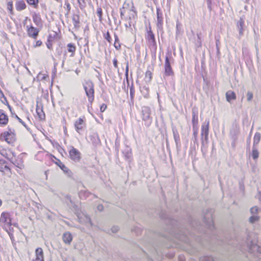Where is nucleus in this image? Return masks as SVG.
I'll list each match as a JSON object with an SVG mask.
<instances>
[{
  "label": "nucleus",
  "mask_w": 261,
  "mask_h": 261,
  "mask_svg": "<svg viewBox=\"0 0 261 261\" xmlns=\"http://www.w3.org/2000/svg\"><path fill=\"white\" fill-rule=\"evenodd\" d=\"M105 38L109 42V43H111V41H112V38H111V37L110 36V33L109 32V31H108L106 34V35L105 36Z\"/></svg>",
  "instance_id": "45"
},
{
  "label": "nucleus",
  "mask_w": 261,
  "mask_h": 261,
  "mask_svg": "<svg viewBox=\"0 0 261 261\" xmlns=\"http://www.w3.org/2000/svg\"><path fill=\"white\" fill-rule=\"evenodd\" d=\"M130 153H129L128 152L127 153V154L125 155V156L127 158H129V156H130Z\"/></svg>",
  "instance_id": "60"
},
{
  "label": "nucleus",
  "mask_w": 261,
  "mask_h": 261,
  "mask_svg": "<svg viewBox=\"0 0 261 261\" xmlns=\"http://www.w3.org/2000/svg\"><path fill=\"white\" fill-rule=\"evenodd\" d=\"M8 121V116L4 113L3 110H0V124L6 125Z\"/></svg>",
  "instance_id": "21"
},
{
  "label": "nucleus",
  "mask_w": 261,
  "mask_h": 261,
  "mask_svg": "<svg viewBox=\"0 0 261 261\" xmlns=\"http://www.w3.org/2000/svg\"><path fill=\"white\" fill-rule=\"evenodd\" d=\"M42 44V42L40 41V40H38L36 43V45H35V47H38V46H41Z\"/></svg>",
  "instance_id": "58"
},
{
  "label": "nucleus",
  "mask_w": 261,
  "mask_h": 261,
  "mask_svg": "<svg viewBox=\"0 0 261 261\" xmlns=\"http://www.w3.org/2000/svg\"><path fill=\"white\" fill-rule=\"evenodd\" d=\"M36 261H44L43 256V252L41 248H37L35 251Z\"/></svg>",
  "instance_id": "17"
},
{
  "label": "nucleus",
  "mask_w": 261,
  "mask_h": 261,
  "mask_svg": "<svg viewBox=\"0 0 261 261\" xmlns=\"http://www.w3.org/2000/svg\"><path fill=\"white\" fill-rule=\"evenodd\" d=\"M107 105L105 103H103L100 107V111L101 112H104L105 111V110L107 109Z\"/></svg>",
  "instance_id": "53"
},
{
  "label": "nucleus",
  "mask_w": 261,
  "mask_h": 261,
  "mask_svg": "<svg viewBox=\"0 0 261 261\" xmlns=\"http://www.w3.org/2000/svg\"><path fill=\"white\" fill-rule=\"evenodd\" d=\"M16 8L18 11H21L26 8V4L23 1L17 2L16 4Z\"/></svg>",
  "instance_id": "26"
},
{
  "label": "nucleus",
  "mask_w": 261,
  "mask_h": 261,
  "mask_svg": "<svg viewBox=\"0 0 261 261\" xmlns=\"http://www.w3.org/2000/svg\"><path fill=\"white\" fill-rule=\"evenodd\" d=\"M113 65L115 68H118V61L117 59L115 58L113 61Z\"/></svg>",
  "instance_id": "55"
},
{
  "label": "nucleus",
  "mask_w": 261,
  "mask_h": 261,
  "mask_svg": "<svg viewBox=\"0 0 261 261\" xmlns=\"http://www.w3.org/2000/svg\"><path fill=\"white\" fill-rule=\"evenodd\" d=\"M174 72L171 67V61L168 56H166L164 65V77L173 76Z\"/></svg>",
  "instance_id": "5"
},
{
  "label": "nucleus",
  "mask_w": 261,
  "mask_h": 261,
  "mask_svg": "<svg viewBox=\"0 0 261 261\" xmlns=\"http://www.w3.org/2000/svg\"><path fill=\"white\" fill-rule=\"evenodd\" d=\"M65 5L66 6V8L67 10V12L65 14V16H67L70 12L71 7H70V5L69 4V3L68 2V1L67 0L65 1Z\"/></svg>",
  "instance_id": "44"
},
{
  "label": "nucleus",
  "mask_w": 261,
  "mask_h": 261,
  "mask_svg": "<svg viewBox=\"0 0 261 261\" xmlns=\"http://www.w3.org/2000/svg\"><path fill=\"white\" fill-rule=\"evenodd\" d=\"M27 31L29 37L36 39L38 36L39 30L33 26H27Z\"/></svg>",
  "instance_id": "7"
},
{
  "label": "nucleus",
  "mask_w": 261,
  "mask_h": 261,
  "mask_svg": "<svg viewBox=\"0 0 261 261\" xmlns=\"http://www.w3.org/2000/svg\"><path fill=\"white\" fill-rule=\"evenodd\" d=\"M86 220H87V223H88L89 224H90V225H92V223H91L90 218L86 217Z\"/></svg>",
  "instance_id": "59"
},
{
  "label": "nucleus",
  "mask_w": 261,
  "mask_h": 261,
  "mask_svg": "<svg viewBox=\"0 0 261 261\" xmlns=\"http://www.w3.org/2000/svg\"><path fill=\"white\" fill-rule=\"evenodd\" d=\"M239 248L242 250H246L249 253H254L258 258H261V246L257 245L253 233H249L247 235L246 239L239 243Z\"/></svg>",
  "instance_id": "1"
},
{
  "label": "nucleus",
  "mask_w": 261,
  "mask_h": 261,
  "mask_svg": "<svg viewBox=\"0 0 261 261\" xmlns=\"http://www.w3.org/2000/svg\"><path fill=\"white\" fill-rule=\"evenodd\" d=\"M152 79V73L150 71L147 70L145 73V80L146 82H150Z\"/></svg>",
  "instance_id": "32"
},
{
  "label": "nucleus",
  "mask_w": 261,
  "mask_h": 261,
  "mask_svg": "<svg viewBox=\"0 0 261 261\" xmlns=\"http://www.w3.org/2000/svg\"><path fill=\"white\" fill-rule=\"evenodd\" d=\"M72 22L75 29H78L80 27V16L77 14H73L72 17Z\"/></svg>",
  "instance_id": "22"
},
{
  "label": "nucleus",
  "mask_w": 261,
  "mask_h": 261,
  "mask_svg": "<svg viewBox=\"0 0 261 261\" xmlns=\"http://www.w3.org/2000/svg\"><path fill=\"white\" fill-rule=\"evenodd\" d=\"M96 14L99 17L100 21H102V11L101 7H98L96 11Z\"/></svg>",
  "instance_id": "37"
},
{
  "label": "nucleus",
  "mask_w": 261,
  "mask_h": 261,
  "mask_svg": "<svg viewBox=\"0 0 261 261\" xmlns=\"http://www.w3.org/2000/svg\"><path fill=\"white\" fill-rule=\"evenodd\" d=\"M27 3L33 6L35 8H37L38 6V0H26Z\"/></svg>",
  "instance_id": "34"
},
{
  "label": "nucleus",
  "mask_w": 261,
  "mask_h": 261,
  "mask_svg": "<svg viewBox=\"0 0 261 261\" xmlns=\"http://www.w3.org/2000/svg\"><path fill=\"white\" fill-rule=\"evenodd\" d=\"M68 51L70 53H71V57H73L74 55V53L75 51L76 47L75 45L72 43H69L67 45Z\"/></svg>",
  "instance_id": "30"
},
{
  "label": "nucleus",
  "mask_w": 261,
  "mask_h": 261,
  "mask_svg": "<svg viewBox=\"0 0 261 261\" xmlns=\"http://www.w3.org/2000/svg\"><path fill=\"white\" fill-rule=\"evenodd\" d=\"M84 88L88 98V101L91 104L94 99V84L91 81H88L84 85Z\"/></svg>",
  "instance_id": "3"
},
{
  "label": "nucleus",
  "mask_w": 261,
  "mask_h": 261,
  "mask_svg": "<svg viewBox=\"0 0 261 261\" xmlns=\"http://www.w3.org/2000/svg\"><path fill=\"white\" fill-rule=\"evenodd\" d=\"M198 115L197 113L196 112V111L194 110L192 111V125H193V128H198Z\"/></svg>",
  "instance_id": "18"
},
{
  "label": "nucleus",
  "mask_w": 261,
  "mask_h": 261,
  "mask_svg": "<svg viewBox=\"0 0 261 261\" xmlns=\"http://www.w3.org/2000/svg\"><path fill=\"white\" fill-rule=\"evenodd\" d=\"M4 138L8 143L12 144L15 141V135L13 133H9L8 132H4L1 135V139Z\"/></svg>",
  "instance_id": "9"
},
{
  "label": "nucleus",
  "mask_w": 261,
  "mask_h": 261,
  "mask_svg": "<svg viewBox=\"0 0 261 261\" xmlns=\"http://www.w3.org/2000/svg\"><path fill=\"white\" fill-rule=\"evenodd\" d=\"M50 37H51V36H49L48 40H47V43H46V46H47V48L50 49H52V44H51V43L50 42V40H49V38Z\"/></svg>",
  "instance_id": "52"
},
{
  "label": "nucleus",
  "mask_w": 261,
  "mask_h": 261,
  "mask_svg": "<svg viewBox=\"0 0 261 261\" xmlns=\"http://www.w3.org/2000/svg\"><path fill=\"white\" fill-rule=\"evenodd\" d=\"M0 222L5 225L10 226L11 225V220L10 219V214L7 212L2 213L0 218Z\"/></svg>",
  "instance_id": "10"
},
{
  "label": "nucleus",
  "mask_w": 261,
  "mask_h": 261,
  "mask_svg": "<svg viewBox=\"0 0 261 261\" xmlns=\"http://www.w3.org/2000/svg\"><path fill=\"white\" fill-rule=\"evenodd\" d=\"M92 194L86 190H81L79 193V196L81 199H86Z\"/></svg>",
  "instance_id": "24"
},
{
  "label": "nucleus",
  "mask_w": 261,
  "mask_h": 261,
  "mask_svg": "<svg viewBox=\"0 0 261 261\" xmlns=\"http://www.w3.org/2000/svg\"><path fill=\"white\" fill-rule=\"evenodd\" d=\"M200 261H214V260L212 256H204L200 258Z\"/></svg>",
  "instance_id": "40"
},
{
  "label": "nucleus",
  "mask_w": 261,
  "mask_h": 261,
  "mask_svg": "<svg viewBox=\"0 0 261 261\" xmlns=\"http://www.w3.org/2000/svg\"><path fill=\"white\" fill-rule=\"evenodd\" d=\"M27 19H28V17H25V20H24V22H23V23H24V24H25V22H26V20H27Z\"/></svg>",
  "instance_id": "63"
},
{
  "label": "nucleus",
  "mask_w": 261,
  "mask_h": 261,
  "mask_svg": "<svg viewBox=\"0 0 261 261\" xmlns=\"http://www.w3.org/2000/svg\"><path fill=\"white\" fill-rule=\"evenodd\" d=\"M135 92V89L132 84L131 87H130V98L132 100H133L134 98Z\"/></svg>",
  "instance_id": "43"
},
{
  "label": "nucleus",
  "mask_w": 261,
  "mask_h": 261,
  "mask_svg": "<svg viewBox=\"0 0 261 261\" xmlns=\"http://www.w3.org/2000/svg\"><path fill=\"white\" fill-rule=\"evenodd\" d=\"M124 9V7H122V8H120V17L121 19H123V17L124 16V12L123 11V9Z\"/></svg>",
  "instance_id": "50"
},
{
  "label": "nucleus",
  "mask_w": 261,
  "mask_h": 261,
  "mask_svg": "<svg viewBox=\"0 0 261 261\" xmlns=\"http://www.w3.org/2000/svg\"><path fill=\"white\" fill-rule=\"evenodd\" d=\"M179 260L180 261H184V259L180 256H179Z\"/></svg>",
  "instance_id": "61"
},
{
  "label": "nucleus",
  "mask_w": 261,
  "mask_h": 261,
  "mask_svg": "<svg viewBox=\"0 0 261 261\" xmlns=\"http://www.w3.org/2000/svg\"><path fill=\"white\" fill-rule=\"evenodd\" d=\"M65 198H66V199L67 200L66 202H67V204H69L68 202H70L71 205H72L74 204L73 201H72V200H71L70 196L67 195L65 197Z\"/></svg>",
  "instance_id": "48"
},
{
  "label": "nucleus",
  "mask_w": 261,
  "mask_h": 261,
  "mask_svg": "<svg viewBox=\"0 0 261 261\" xmlns=\"http://www.w3.org/2000/svg\"><path fill=\"white\" fill-rule=\"evenodd\" d=\"M193 137L192 138V140L193 141L194 145H198V128H193Z\"/></svg>",
  "instance_id": "25"
},
{
  "label": "nucleus",
  "mask_w": 261,
  "mask_h": 261,
  "mask_svg": "<svg viewBox=\"0 0 261 261\" xmlns=\"http://www.w3.org/2000/svg\"><path fill=\"white\" fill-rule=\"evenodd\" d=\"M72 236L69 231L64 232L62 235V240L63 242L67 245H70L72 241Z\"/></svg>",
  "instance_id": "13"
},
{
  "label": "nucleus",
  "mask_w": 261,
  "mask_h": 261,
  "mask_svg": "<svg viewBox=\"0 0 261 261\" xmlns=\"http://www.w3.org/2000/svg\"><path fill=\"white\" fill-rule=\"evenodd\" d=\"M207 3L208 8L211 11V9H212L211 8L212 0H207Z\"/></svg>",
  "instance_id": "56"
},
{
  "label": "nucleus",
  "mask_w": 261,
  "mask_h": 261,
  "mask_svg": "<svg viewBox=\"0 0 261 261\" xmlns=\"http://www.w3.org/2000/svg\"><path fill=\"white\" fill-rule=\"evenodd\" d=\"M36 113L37 114L40 119V120H44L45 117V115L44 112L43 111V106L42 105L37 104L36 106Z\"/></svg>",
  "instance_id": "14"
},
{
  "label": "nucleus",
  "mask_w": 261,
  "mask_h": 261,
  "mask_svg": "<svg viewBox=\"0 0 261 261\" xmlns=\"http://www.w3.org/2000/svg\"><path fill=\"white\" fill-rule=\"evenodd\" d=\"M260 140V134L259 133H256L254 136L253 139V146L258 144Z\"/></svg>",
  "instance_id": "29"
},
{
  "label": "nucleus",
  "mask_w": 261,
  "mask_h": 261,
  "mask_svg": "<svg viewBox=\"0 0 261 261\" xmlns=\"http://www.w3.org/2000/svg\"><path fill=\"white\" fill-rule=\"evenodd\" d=\"M6 161L3 159H0V171L1 172H4L5 169H10L9 168L5 165Z\"/></svg>",
  "instance_id": "28"
},
{
  "label": "nucleus",
  "mask_w": 261,
  "mask_h": 261,
  "mask_svg": "<svg viewBox=\"0 0 261 261\" xmlns=\"http://www.w3.org/2000/svg\"><path fill=\"white\" fill-rule=\"evenodd\" d=\"M157 13V26L158 28H161L163 23V14L159 8H156Z\"/></svg>",
  "instance_id": "15"
},
{
  "label": "nucleus",
  "mask_w": 261,
  "mask_h": 261,
  "mask_svg": "<svg viewBox=\"0 0 261 261\" xmlns=\"http://www.w3.org/2000/svg\"><path fill=\"white\" fill-rule=\"evenodd\" d=\"M147 39L148 40L149 42L153 45H156V41L155 39L154 35L153 32L150 29L149 31L147 32Z\"/></svg>",
  "instance_id": "20"
},
{
  "label": "nucleus",
  "mask_w": 261,
  "mask_h": 261,
  "mask_svg": "<svg viewBox=\"0 0 261 261\" xmlns=\"http://www.w3.org/2000/svg\"><path fill=\"white\" fill-rule=\"evenodd\" d=\"M209 133V121L203 123L201 129V140L202 146L208 143V136Z\"/></svg>",
  "instance_id": "4"
},
{
  "label": "nucleus",
  "mask_w": 261,
  "mask_h": 261,
  "mask_svg": "<svg viewBox=\"0 0 261 261\" xmlns=\"http://www.w3.org/2000/svg\"><path fill=\"white\" fill-rule=\"evenodd\" d=\"M214 212L212 208L208 209L204 214L203 217L204 223L210 230H213L215 228L213 217Z\"/></svg>",
  "instance_id": "2"
},
{
  "label": "nucleus",
  "mask_w": 261,
  "mask_h": 261,
  "mask_svg": "<svg viewBox=\"0 0 261 261\" xmlns=\"http://www.w3.org/2000/svg\"><path fill=\"white\" fill-rule=\"evenodd\" d=\"M33 21L36 23V24H37L38 22L39 21L40 18L39 17H38L36 14H35L34 15H33Z\"/></svg>",
  "instance_id": "46"
},
{
  "label": "nucleus",
  "mask_w": 261,
  "mask_h": 261,
  "mask_svg": "<svg viewBox=\"0 0 261 261\" xmlns=\"http://www.w3.org/2000/svg\"><path fill=\"white\" fill-rule=\"evenodd\" d=\"M85 125V123L84 119L82 118H79L76 120L74 123V127L76 131L80 134H81L84 127Z\"/></svg>",
  "instance_id": "12"
},
{
  "label": "nucleus",
  "mask_w": 261,
  "mask_h": 261,
  "mask_svg": "<svg viewBox=\"0 0 261 261\" xmlns=\"http://www.w3.org/2000/svg\"><path fill=\"white\" fill-rule=\"evenodd\" d=\"M258 208L257 206H254L250 208V213L252 215H256Z\"/></svg>",
  "instance_id": "41"
},
{
  "label": "nucleus",
  "mask_w": 261,
  "mask_h": 261,
  "mask_svg": "<svg viewBox=\"0 0 261 261\" xmlns=\"http://www.w3.org/2000/svg\"><path fill=\"white\" fill-rule=\"evenodd\" d=\"M112 15L114 19V23L117 26L120 25L121 23V21L120 20H117L116 17L114 15L113 11L112 12Z\"/></svg>",
  "instance_id": "39"
},
{
  "label": "nucleus",
  "mask_w": 261,
  "mask_h": 261,
  "mask_svg": "<svg viewBox=\"0 0 261 261\" xmlns=\"http://www.w3.org/2000/svg\"><path fill=\"white\" fill-rule=\"evenodd\" d=\"M114 37H115V43H114V47L116 48V49H119L121 47L120 44L119 42V38L118 36L115 33L114 34Z\"/></svg>",
  "instance_id": "31"
},
{
  "label": "nucleus",
  "mask_w": 261,
  "mask_h": 261,
  "mask_svg": "<svg viewBox=\"0 0 261 261\" xmlns=\"http://www.w3.org/2000/svg\"><path fill=\"white\" fill-rule=\"evenodd\" d=\"M128 62H127L126 63V65L125 75L126 78L127 82L128 84L129 83H128Z\"/></svg>",
  "instance_id": "47"
},
{
  "label": "nucleus",
  "mask_w": 261,
  "mask_h": 261,
  "mask_svg": "<svg viewBox=\"0 0 261 261\" xmlns=\"http://www.w3.org/2000/svg\"><path fill=\"white\" fill-rule=\"evenodd\" d=\"M176 238L180 241L185 242V243L188 244L190 242L189 237L184 233H182L181 234H177Z\"/></svg>",
  "instance_id": "23"
},
{
  "label": "nucleus",
  "mask_w": 261,
  "mask_h": 261,
  "mask_svg": "<svg viewBox=\"0 0 261 261\" xmlns=\"http://www.w3.org/2000/svg\"><path fill=\"white\" fill-rule=\"evenodd\" d=\"M8 9L10 11L12 14L13 12V4L12 2H8Z\"/></svg>",
  "instance_id": "49"
},
{
  "label": "nucleus",
  "mask_w": 261,
  "mask_h": 261,
  "mask_svg": "<svg viewBox=\"0 0 261 261\" xmlns=\"http://www.w3.org/2000/svg\"><path fill=\"white\" fill-rule=\"evenodd\" d=\"M259 220V217L257 215H252L249 218V222L251 223H253Z\"/></svg>",
  "instance_id": "38"
},
{
  "label": "nucleus",
  "mask_w": 261,
  "mask_h": 261,
  "mask_svg": "<svg viewBox=\"0 0 261 261\" xmlns=\"http://www.w3.org/2000/svg\"><path fill=\"white\" fill-rule=\"evenodd\" d=\"M69 153L70 158L72 160L75 162H79L80 161L81 153L77 149L75 148L74 147H71V149L69 150Z\"/></svg>",
  "instance_id": "8"
},
{
  "label": "nucleus",
  "mask_w": 261,
  "mask_h": 261,
  "mask_svg": "<svg viewBox=\"0 0 261 261\" xmlns=\"http://www.w3.org/2000/svg\"><path fill=\"white\" fill-rule=\"evenodd\" d=\"M12 115H13V116L16 118L18 121L21 123L27 129V130H30V128H29L27 125H26L25 123L22 121V120L21 119H20L16 114H12Z\"/></svg>",
  "instance_id": "35"
},
{
  "label": "nucleus",
  "mask_w": 261,
  "mask_h": 261,
  "mask_svg": "<svg viewBox=\"0 0 261 261\" xmlns=\"http://www.w3.org/2000/svg\"><path fill=\"white\" fill-rule=\"evenodd\" d=\"M252 156L254 160H256L258 158V152L255 146H253Z\"/></svg>",
  "instance_id": "33"
},
{
  "label": "nucleus",
  "mask_w": 261,
  "mask_h": 261,
  "mask_svg": "<svg viewBox=\"0 0 261 261\" xmlns=\"http://www.w3.org/2000/svg\"><path fill=\"white\" fill-rule=\"evenodd\" d=\"M259 193L260 195L261 196V192H259Z\"/></svg>",
  "instance_id": "64"
},
{
  "label": "nucleus",
  "mask_w": 261,
  "mask_h": 261,
  "mask_svg": "<svg viewBox=\"0 0 261 261\" xmlns=\"http://www.w3.org/2000/svg\"><path fill=\"white\" fill-rule=\"evenodd\" d=\"M151 110L148 107H143L142 109V119L146 126H149L152 122V118L150 117Z\"/></svg>",
  "instance_id": "6"
},
{
  "label": "nucleus",
  "mask_w": 261,
  "mask_h": 261,
  "mask_svg": "<svg viewBox=\"0 0 261 261\" xmlns=\"http://www.w3.org/2000/svg\"><path fill=\"white\" fill-rule=\"evenodd\" d=\"M253 97V93L251 91H248L247 93V99L248 101L252 100Z\"/></svg>",
  "instance_id": "42"
},
{
  "label": "nucleus",
  "mask_w": 261,
  "mask_h": 261,
  "mask_svg": "<svg viewBox=\"0 0 261 261\" xmlns=\"http://www.w3.org/2000/svg\"><path fill=\"white\" fill-rule=\"evenodd\" d=\"M77 2L81 9L83 10L86 7V0H77Z\"/></svg>",
  "instance_id": "36"
},
{
  "label": "nucleus",
  "mask_w": 261,
  "mask_h": 261,
  "mask_svg": "<svg viewBox=\"0 0 261 261\" xmlns=\"http://www.w3.org/2000/svg\"><path fill=\"white\" fill-rule=\"evenodd\" d=\"M236 25L239 32V35L240 36L243 35L245 28L244 18L243 17H240V19L237 21Z\"/></svg>",
  "instance_id": "11"
},
{
  "label": "nucleus",
  "mask_w": 261,
  "mask_h": 261,
  "mask_svg": "<svg viewBox=\"0 0 261 261\" xmlns=\"http://www.w3.org/2000/svg\"><path fill=\"white\" fill-rule=\"evenodd\" d=\"M97 208L98 211H102L103 210V206L102 204H99L97 206Z\"/></svg>",
  "instance_id": "57"
},
{
  "label": "nucleus",
  "mask_w": 261,
  "mask_h": 261,
  "mask_svg": "<svg viewBox=\"0 0 261 261\" xmlns=\"http://www.w3.org/2000/svg\"><path fill=\"white\" fill-rule=\"evenodd\" d=\"M181 24L179 22L176 23V34H179L180 29L181 28Z\"/></svg>",
  "instance_id": "51"
},
{
  "label": "nucleus",
  "mask_w": 261,
  "mask_h": 261,
  "mask_svg": "<svg viewBox=\"0 0 261 261\" xmlns=\"http://www.w3.org/2000/svg\"><path fill=\"white\" fill-rule=\"evenodd\" d=\"M236 95L232 90H228L226 93V98L228 102H230L232 100L236 99Z\"/></svg>",
  "instance_id": "19"
},
{
  "label": "nucleus",
  "mask_w": 261,
  "mask_h": 261,
  "mask_svg": "<svg viewBox=\"0 0 261 261\" xmlns=\"http://www.w3.org/2000/svg\"><path fill=\"white\" fill-rule=\"evenodd\" d=\"M172 132L173 134L174 139L176 143L177 148L180 145V137L177 129L175 126L172 127Z\"/></svg>",
  "instance_id": "16"
},
{
  "label": "nucleus",
  "mask_w": 261,
  "mask_h": 261,
  "mask_svg": "<svg viewBox=\"0 0 261 261\" xmlns=\"http://www.w3.org/2000/svg\"><path fill=\"white\" fill-rule=\"evenodd\" d=\"M2 205V200L0 199V206Z\"/></svg>",
  "instance_id": "62"
},
{
  "label": "nucleus",
  "mask_w": 261,
  "mask_h": 261,
  "mask_svg": "<svg viewBox=\"0 0 261 261\" xmlns=\"http://www.w3.org/2000/svg\"><path fill=\"white\" fill-rule=\"evenodd\" d=\"M57 165L60 167V168L64 171V173L69 174L71 173L70 171L68 168L65 166L60 161H59V163H57Z\"/></svg>",
  "instance_id": "27"
},
{
  "label": "nucleus",
  "mask_w": 261,
  "mask_h": 261,
  "mask_svg": "<svg viewBox=\"0 0 261 261\" xmlns=\"http://www.w3.org/2000/svg\"><path fill=\"white\" fill-rule=\"evenodd\" d=\"M118 226H113L111 230H112V231L113 232V233H116L118 231Z\"/></svg>",
  "instance_id": "54"
}]
</instances>
